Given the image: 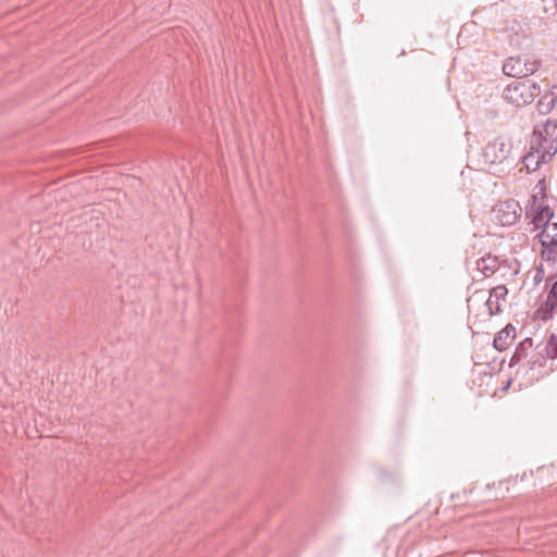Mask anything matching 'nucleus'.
<instances>
[{"instance_id": "nucleus-24", "label": "nucleus", "mask_w": 557, "mask_h": 557, "mask_svg": "<svg viewBox=\"0 0 557 557\" xmlns=\"http://www.w3.org/2000/svg\"><path fill=\"white\" fill-rule=\"evenodd\" d=\"M543 274H544V269L543 267L541 265L540 268L536 269V274H535V281H537L539 278L542 280L543 277Z\"/></svg>"}, {"instance_id": "nucleus-3", "label": "nucleus", "mask_w": 557, "mask_h": 557, "mask_svg": "<svg viewBox=\"0 0 557 557\" xmlns=\"http://www.w3.org/2000/svg\"><path fill=\"white\" fill-rule=\"evenodd\" d=\"M529 85L522 82H512L503 91V97L511 103H529L535 98L534 92L528 91Z\"/></svg>"}, {"instance_id": "nucleus-9", "label": "nucleus", "mask_w": 557, "mask_h": 557, "mask_svg": "<svg viewBox=\"0 0 557 557\" xmlns=\"http://www.w3.org/2000/svg\"><path fill=\"white\" fill-rule=\"evenodd\" d=\"M516 330L511 323H508L494 337L493 347L498 351H504L515 337Z\"/></svg>"}, {"instance_id": "nucleus-19", "label": "nucleus", "mask_w": 557, "mask_h": 557, "mask_svg": "<svg viewBox=\"0 0 557 557\" xmlns=\"http://www.w3.org/2000/svg\"><path fill=\"white\" fill-rule=\"evenodd\" d=\"M546 358L542 352H536L531 356V358L528 360V364L531 369H534L536 364L544 366L546 362Z\"/></svg>"}, {"instance_id": "nucleus-15", "label": "nucleus", "mask_w": 557, "mask_h": 557, "mask_svg": "<svg viewBox=\"0 0 557 557\" xmlns=\"http://www.w3.org/2000/svg\"><path fill=\"white\" fill-rule=\"evenodd\" d=\"M544 351L549 359H557V334L552 333L547 339Z\"/></svg>"}, {"instance_id": "nucleus-11", "label": "nucleus", "mask_w": 557, "mask_h": 557, "mask_svg": "<svg viewBox=\"0 0 557 557\" xmlns=\"http://www.w3.org/2000/svg\"><path fill=\"white\" fill-rule=\"evenodd\" d=\"M476 267L485 276H491L499 269V259L497 256L487 255L476 261Z\"/></svg>"}, {"instance_id": "nucleus-18", "label": "nucleus", "mask_w": 557, "mask_h": 557, "mask_svg": "<svg viewBox=\"0 0 557 557\" xmlns=\"http://www.w3.org/2000/svg\"><path fill=\"white\" fill-rule=\"evenodd\" d=\"M507 294H508L507 287L505 285H498L491 290L490 297L491 298L495 297L496 301L498 302V300L504 299L507 296Z\"/></svg>"}, {"instance_id": "nucleus-8", "label": "nucleus", "mask_w": 557, "mask_h": 557, "mask_svg": "<svg viewBox=\"0 0 557 557\" xmlns=\"http://www.w3.org/2000/svg\"><path fill=\"white\" fill-rule=\"evenodd\" d=\"M541 148L542 146L533 147V140L530 139L529 151L522 157V163L527 170V173L536 171L541 164L544 163V161H542V157L540 156Z\"/></svg>"}, {"instance_id": "nucleus-20", "label": "nucleus", "mask_w": 557, "mask_h": 557, "mask_svg": "<svg viewBox=\"0 0 557 557\" xmlns=\"http://www.w3.org/2000/svg\"><path fill=\"white\" fill-rule=\"evenodd\" d=\"M485 306L487 307L490 315H496L502 312L500 305L497 301H495L494 306V301L492 300L491 297H488V299L485 301Z\"/></svg>"}, {"instance_id": "nucleus-21", "label": "nucleus", "mask_w": 557, "mask_h": 557, "mask_svg": "<svg viewBox=\"0 0 557 557\" xmlns=\"http://www.w3.org/2000/svg\"><path fill=\"white\" fill-rule=\"evenodd\" d=\"M546 188H547V185H546V180L545 178H541L535 187H534V193L539 194V195H547L546 194Z\"/></svg>"}, {"instance_id": "nucleus-7", "label": "nucleus", "mask_w": 557, "mask_h": 557, "mask_svg": "<svg viewBox=\"0 0 557 557\" xmlns=\"http://www.w3.org/2000/svg\"><path fill=\"white\" fill-rule=\"evenodd\" d=\"M557 310V280L552 283L548 288L547 297L544 305L537 312H542V320L546 321L553 318L554 312Z\"/></svg>"}, {"instance_id": "nucleus-4", "label": "nucleus", "mask_w": 557, "mask_h": 557, "mask_svg": "<svg viewBox=\"0 0 557 557\" xmlns=\"http://www.w3.org/2000/svg\"><path fill=\"white\" fill-rule=\"evenodd\" d=\"M518 209L521 211L519 203L515 200H509L496 206L494 212L503 226H510L513 225L520 216V214L517 213Z\"/></svg>"}, {"instance_id": "nucleus-1", "label": "nucleus", "mask_w": 557, "mask_h": 557, "mask_svg": "<svg viewBox=\"0 0 557 557\" xmlns=\"http://www.w3.org/2000/svg\"><path fill=\"white\" fill-rule=\"evenodd\" d=\"M512 145L510 141H505L502 137H497L486 144L483 150V157L486 163L492 165H500L508 162Z\"/></svg>"}, {"instance_id": "nucleus-17", "label": "nucleus", "mask_w": 557, "mask_h": 557, "mask_svg": "<svg viewBox=\"0 0 557 557\" xmlns=\"http://www.w3.org/2000/svg\"><path fill=\"white\" fill-rule=\"evenodd\" d=\"M540 232L535 235L534 239L549 238L557 236V230L549 226H543L539 230Z\"/></svg>"}, {"instance_id": "nucleus-12", "label": "nucleus", "mask_w": 557, "mask_h": 557, "mask_svg": "<svg viewBox=\"0 0 557 557\" xmlns=\"http://www.w3.org/2000/svg\"><path fill=\"white\" fill-rule=\"evenodd\" d=\"M532 347H533V338H531V337H527L522 342H520L517 345V347L510 358L509 366L512 367V366L519 363L520 361H522L523 359H525L528 357L529 350Z\"/></svg>"}, {"instance_id": "nucleus-16", "label": "nucleus", "mask_w": 557, "mask_h": 557, "mask_svg": "<svg viewBox=\"0 0 557 557\" xmlns=\"http://www.w3.org/2000/svg\"><path fill=\"white\" fill-rule=\"evenodd\" d=\"M548 198H547V195H539L536 193H533L528 201V205H527V208L525 209H533V208H536V205L540 207V206H543V205H548Z\"/></svg>"}, {"instance_id": "nucleus-13", "label": "nucleus", "mask_w": 557, "mask_h": 557, "mask_svg": "<svg viewBox=\"0 0 557 557\" xmlns=\"http://www.w3.org/2000/svg\"><path fill=\"white\" fill-rule=\"evenodd\" d=\"M557 102V96L554 92H546L541 99L537 101L536 108L540 114L546 115L548 114Z\"/></svg>"}, {"instance_id": "nucleus-14", "label": "nucleus", "mask_w": 557, "mask_h": 557, "mask_svg": "<svg viewBox=\"0 0 557 557\" xmlns=\"http://www.w3.org/2000/svg\"><path fill=\"white\" fill-rule=\"evenodd\" d=\"M557 152V139L547 138L543 140L540 156L544 163H548Z\"/></svg>"}, {"instance_id": "nucleus-2", "label": "nucleus", "mask_w": 557, "mask_h": 557, "mask_svg": "<svg viewBox=\"0 0 557 557\" xmlns=\"http://www.w3.org/2000/svg\"><path fill=\"white\" fill-rule=\"evenodd\" d=\"M555 211L549 205L537 206L533 209H525V218L530 219L529 228L530 232H534L547 225V223L554 218Z\"/></svg>"}, {"instance_id": "nucleus-5", "label": "nucleus", "mask_w": 557, "mask_h": 557, "mask_svg": "<svg viewBox=\"0 0 557 557\" xmlns=\"http://www.w3.org/2000/svg\"><path fill=\"white\" fill-rule=\"evenodd\" d=\"M547 138L557 139V120H547L545 123L533 127L530 138L533 140V147L542 146L543 140Z\"/></svg>"}, {"instance_id": "nucleus-23", "label": "nucleus", "mask_w": 557, "mask_h": 557, "mask_svg": "<svg viewBox=\"0 0 557 557\" xmlns=\"http://www.w3.org/2000/svg\"><path fill=\"white\" fill-rule=\"evenodd\" d=\"M523 83H527V85H529V87H528L529 92H534L535 96H537L540 94V86L537 83L532 82L530 79H527Z\"/></svg>"}, {"instance_id": "nucleus-26", "label": "nucleus", "mask_w": 557, "mask_h": 557, "mask_svg": "<svg viewBox=\"0 0 557 557\" xmlns=\"http://www.w3.org/2000/svg\"><path fill=\"white\" fill-rule=\"evenodd\" d=\"M556 7H557V0H555Z\"/></svg>"}, {"instance_id": "nucleus-10", "label": "nucleus", "mask_w": 557, "mask_h": 557, "mask_svg": "<svg viewBox=\"0 0 557 557\" xmlns=\"http://www.w3.org/2000/svg\"><path fill=\"white\" fill-rule=\"evenodd\" d=\"M541 244L540 255L543 260L552 263L557 262V236L537 239Z\"/></svg>"}, {"instance_id": "nucleus-6", "label": "nucleus", "mask_w": 557, "mask_h": 557, "mask_svg": "<svg viewBox=\"0 0 557 557\" xmlns=\"http://www.w3.org/2000/svg\"><path fill=\"white\" fill-rule=\"evenodd\" d=\"M503 72L511 77H525L528 72L527 58H508L503 64Z\"/></svg>"}, {"instance_id": "nucleus-22", "label": "nucleus", "mask_w": 557, "mask_h": 557, "mask_svg": "<svg viewBox=\"0 0 557 557\" xmlns=\"http://www.w3.org/2000/svg\"><path fill=\"white\" fill-rule=\"evenodd\" d=\"M539 66H540V62H537V61L530 62L527 59V69H528L527 76L535 73L537 71Z\"/></svg>"}, {"instance_id": "nucleus-25", "label": "nucleus", "mask_w": 557, "mask_h": 557, "mask_svg": "<svg viewBox=\"0 0 557 557\" xmlns=\"http://www.w3.org/2000/svg\"><path fill=\"white\" fill-rule=\"evenodd\" d=\"M546 226H549V227H552V228H554V230H557V222H552V220H550V221L547 223V225H546Z\"/></svg>"}]
</instances>
